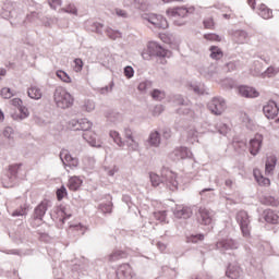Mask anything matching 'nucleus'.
<instances>
[{"label": "nucleus", "mask_w": 279, "mask_h": 279, "mask_svg": "<svg viewBox=\"0 0 279 279\" xmlns=\"http://www.w3.org/2000/svg\"><path fill=\"white\" fill-rule=\"evenodd\" d=\"M75 99L73 96L66 92V89L62 87H58L54 92V104H57L58 108H71L73 106Z\"/></svg>", "instance_id": "nucleus-1"}, {"label": "nucleus", "mask_w": 279, "mask_h": 279, "mask_svg": "<svg viewBox=\"0 0 279 279\" xmlns=\"http://www.w3.org/2000/svg\"><path fill=\"white\" fill-rule=\"evenodd\" d=\"M78 125L80 128H77V130H83V132H85L83 138H85L92 147H101V144L97 142V138L95 137V133L89 131L90 128H93V122L88 121V119H82L80 120Z\"/></svg>", "instance_id": "nucleus-2"}, {"label": "nucleus", "mask_w": 279, "mask_h": 279, "mask_svg": "<svg viewBox=\"0 0 279 279\" xmlns=\"http://www.w3.org/2000/svg\"><path fill=\"white\" fill-rule=\"evenodd\" d=\"M12 106H15L17 110L11 113L14 121H23L29 117V110L26 107H23V100L21 98H14L11 100Z\"/></svg>", "instance_id": "nucleus-3"}, {"label": "nucleus", "mask_w": 279, "mask_h": 279, "mask_svg": "<svg viewBox=\"0 0 279 279\" xmlns=\"http://www.w3.org/2000/svg\"><path fill=\"white\" fill-rule=\"evenodd\" d=\"M60 159L62 160L64 167H70V169H77L80 165V159H77V157L71 156V153H69L66 149L61 150Z\"/></svg>", "instance_id": "nucleus-4"}, {"label": "nucleus", "mask_w": 279, "mask_h": 279, "mask_svg": "<svg viewBox=\"0 0 279 279\" xmlns=\"http://www.w3.org/2000/svg\"><path fill=\"white\" fill-rule=\"evenodd\" d=\"M208 110L211 112V114L220 116L223 114L226 111V100L221 98H214L208 104Z\"/></svg>", "instance_id": "nucleus-5"}, {"label": "nucleus", "mask_w": 279, "mask_h": 279, "mask_svg": "<svg viewBox=\"0 0 279 279\" xmlns=\"http://www.w3.org/2000/svg\"><path fill=\"white\" fill-rule=\"evenodd\" d=\"M195 12L194 7H190L189 9L184 7L173 8L167 10V15L171 17H178L184 19V16H189V14H193Z\"/></svg>", "instance_id": "nucleus-6"}, {"label": "nucleus", "mask_w": 279, "mask_h": 279, "mask_svg": "<svg viewBox=\"0 0 279 279\" xmlns=\"http://www.w3.org/2000/svg\"><path fill=\"white\" fill-rule=\"evenodd\" d=\"M116 276L118 279H132L134 278V270L130 264H122L117 268Z\"/></svg>", "instance_id": "nucleus-7"}, {"label": "nucleus", "mask_w": 279, "mask_h": 279, "mask_svg": "<svg viewBox=\"0 0 279 279\" xmlns=\"http://www.w3.org/2000/svg\"><path fill=\"white\" fill-rule=\"evenodd\" d=\"M260 147H263V135L256 134L251 141L248 145V151L252 156H257L260 151Z\"/></svg>", "instance_id": "nucleus-8"}, {"label": "nucleus", "mask_w": 279, "mask_h": 279, "mask_svg": "<svg viewBox=\"0 0 279 279\" xmlns=\"http://www.w3.org/2000/svg\"><path fill=\"white\" fill-rule=\"evenodd\" d=\"M215 215H213V211L210 209H206V207H201L198 209V222L202 226H210L213 223V218Z\"/></svg>", "instance_id": "nucleus-9"}, {"label": "nucleus", "mask_w": 279, "mask_h": 279, "mask_svg": "<svg viewBox=\"0 0 279 279\" xmlns=\"http://www.w3.org/2000/svg\"><path fill=\"white\" fill-rule=\"evenodd\" d=\"M263 112L267 119H276L278 117L279 108L278 104L274 100H269L263 108Z\"/></svg>", "instance_id": "nucleus-10"}, {"label": "nucleus", "mask_w": 279, "mask_h": 279, "mask_svg": "<svg viewBox=\"0 0 279 279\" xmlns=\"http://www.w3.org/2000/svg\"><path fill=\"white\" fill-rule=\"evenodd\" d=\"M148 23H151L157 29H167L169 27V22L162 15L151 14L148 17Z\"/></svg>", "instance_id": "nucleus-11"}, {"label": "nucleus", "mask_w": 279, "mask_h": 279, "mask_svg": "<svg viewBox=\"0 0 279 279\" xmlns=\"http://www.w3.org/2000/svg\"><path fill=\"white\" fill-rule=\"evenodd\" d=\"M148 51L151 56H157L158 58H167V53H169L167 49L162 48L156 41L148 43Z\"/></svg>", "instance_id": "nucleus-12"}, {"label": "nucleus", "mask_w": 279, "mask_h": 279, "mask_svg": "<svg viewBox=\"0 0 279 279\" xmlns=\"http://www.w3.org/2000/svg\"><path fill=\"white\" fill-rule=\"evenodd\" d=\"M239 93L242 97H246L250 99H254L256 97H259V95H260V93H258V90H256V88L250 87V86H240Z\"/></svg>", "instance_id": "nucleus-13"}, {"label": "nucleus", "mask_w": 279, "mask_h": 279, "mask_svg": "<svg viewBox=\"0 0 279 279\" xmlns=\"http://www.w3.org/2000/svg\"><path fill=\"white\" fill-rule=\"evenodd\" d=\"M47 208H49V201L45 199L35 208V219L43 221V217L47 214Z\"/></svg>", "instance_id": "nucleus-14"}, {"label": "nucleus", "mask_w": 279, "mask_h": 279, "mask_svg": "<svg viewBox=\"0 0 279 279\" xmlns=\"http://www.w3.org/2000/svg\"><path fill=\"white\" fill-rule=\"evenodd\" d=\"M124 136L126 138V143H128L129 147H131L132 149H138V142H136V140H134V135H133L131 129L124 130Z\"/></svg>", "instance_id": "nucleus-15"}, {"label": "nucleus", "mask_w": 279, "mask_h": 279, "mask_svg": "<svg viewBox=\"0 0 279 279\" xmlns=\"http://www.w3.org/2000/svg\"><path fill=\"white\" fill-rule=\"evenodd\" d=\"M254 178L256 182L259 184V186H269L271 184V181L268 178L263 177L260 173V170L255 169L253 171Z\"/></svg>", "instance_id": "nucleus-16"}, {"label": "nucleus", "mask_w": 279, "mask_h": 279, "mask_svg": "<svg viewBox=\"0 0 279 279\" xmlns=\"http://www.w3.org/2000/svg\"><path fill=\"white\" fill-rule=\"evenodd\" d=\"M217 247H222V250H236L239 244L232 239H227L218 242Z\"/></svg>", "instance_id": "nucleus-17"}, {"label": "nucleus", "mask_w": 279, "mask_h": 279, "mask_svg": "<svg viewBox=\"0 0 279 279\" xmlns=\"http://www.w3.org/2000/svg\"><path fill=\"white\" fill-rule=\"evenodd\" d=\"M228 278L236 279L241 276V267L236 265H229L227 271H226Z\"/></svg>", "instance_id": "nucleus-18"}, {"label": "nucleus", "mask_w": 279, "mask_h": 279, "mask_svg": "<svg viewBox=\"0 0 279 279\" xmlns=\"http://www.w3.org/2000/svg\"><path fill=\"white\" fill-rule=\"evenodd\" d=\"M121 258H128V253L125 251H113L108 255L109 263H116V260H121Z\"/></svg>", "instance_id": "nucleus-19"}, {"label": "nucleus", "mask_w": 279, "mask_h": 279, "mask_svg": "<svg viewBox=\"0 0 279 279\" xmlns=\"http://www.w3.org/2000/svg\"><path fill=\"white\" fill-rule=\"evenodd\" d=\"M82 179L80 177H72L69 179L68 189L70 191H77L82 186Z\"/></svg>", "instance_id": "nucleus-20"}, {"label": "nucleus", "mask_w": 279, "mask_h": 279, "mask_svg": "<svg viewBox=\"0 0 279 279\" xmlns=\"http://www.w3.org/2000/svg\"><path fill=\"white\" fill-rule=\"evenodd\" d=\"M57 215H58L59 221H61L62 223H64V221H66L71 217V213H69L66 207H62V206H60L57 209Z\"/></svg>", "instance_id": "nucleus-21"}, {"label": "nucleus", "mask_w": 279, "mask_h": 279, "mask_svg": "<svg viewBox=\"0 0 279 279\" xmlns=\"http://www.w3.org/2000/svg\"><path fill=\"white\" fill-rule=\"evenodd\" d=\"M27 95L31 99H41L43 90L36 86H31L27 90Z\"/></svg>", "instance_id": "nucleus-22"}, {"label": "nucleus", "mask_w": 279, "mask_h": 279, "mask_svg": "<svg viewBox=\"0 0 279 279\" xmlns=\"http://www.w3.org/2000/svg\"><path fill=\"white\" fill-rule=\"evenodd\" d=\"M258 14L262 16V19L269 20L271 16H274V13L269 8H267L265 4H260L258 7Z\"/></svg>", "instance_id": "nucleus-23"}, {"label": "nucleus", "mask_w": 279, "mask_h": 279, "mask_svg": "<svg viewBox=\"0 0 279 279\" xmlns=\"http://www.w3.org/2000/svg\"><path fill=\"white\" fill-rule=\"evenodd\" d=\"M236 221L240 223V226L250 225V216L247 215V211L241 210L236 215Z\"/></svg>", "instance_id": "nucleus-24"}, {"label": "nucleus", "mask_w": 279, "mask_h": 279, "mask_svg": "<svg viewBox=\"0 0 279 279\" xmlns=\"http://www.w3.org/2000/svg\"><path fill=\"white\" fill-rule=\"evenodd\" d=\"M148 143L151 147H158L160 145V133L158 131H154L150 133Z\"/></svg>", "instance_id": "nucleus-25"}, {"label": "nucleus", "mask_w": 279, "mask_h": 279, "mask_svg": "<svg viewBox=\"0 0 279 279\" xmlns=\"http://www.w3.org/2000/svg\"><path fill=\"white\" fill-rule=\"evenodd\" d=\"M209 51H210V58L213 60H221V58H223V51H221V48L217 46H211L209 48Z\"/></svg>", "instance_id": "nucleus-26"}, {"label": "nucleus", "mask_w": 279, "mask_h": 279, "mask_svg": "<svg viewBox=\"0 0 279 279\" xmlns=\"http://www.w3.org/2000/svg\"><path fill=\"white\" fill-rule=\"evenodd\" d=\"M265 221H267V223H278L279 216L274 210H267L265 215Z\"/></svg>", "instance_id": "nucleus-27"}, {"label": "nucleus", "mask_w": 279, "mask_h": 279, "mask_svg": "<svg viewBox=\"0 0 279 279\" xmlns=\"http://www.w3.org/2000/svg\"><path fill=\"white\" fill-rule=\"evenodd\" d=\"M276 156H269L266 160V173H272L274 169H276Z\"/></svg>", "instance_id": "nucleus-28"}, {"label": "nucleus", "mask_w": 279, "mask_h": 279, "mask_svg": "<svg viewBox=\"0 0 279 279\" xmlns=\"http://www.w3.org/2000/svg\"><path fill=\"white\" fill-rule=\"evenodd\" d=\"M56 75L59 77V80H61V82H64L65 84H71L72 82L71 76L62 70H58Z\"/></svg>", "instance_id": "nucleus-29"}, {"label": "nucleus", "mask_w": 279, "mask_h": 279, "mask_svg": "<svg viewBox=\"0 0 279 279\" xmlns=\"http://www.w3.org/2000/svg\"><path fill=\"white\" fill-rule=\"evenodd\" d=\"M279 69L270 65L264 73H262L263 77H276L278 75Z\"/></svg>", "instance_id": "nucleus-30"}, {"label": "nucleus", "mask_w": 279, "mask_h": 279, "mask_svg": "<svg viewBox=\"0 0 279 279\" xmlns=\"http://www.w3.org/2000/svg\"><path fill=\"white\" fill-rule=\"evenodd\" d=\"M234 38L239 45H242V43L247 40V33L245 31H239L234 34Z\"/></svg>", "instance_id": "nucleus-31"}, {"label": "nucleus", "mask_w": 279, "mask_h": 279, "mask_svg": "<svg viewBox=\"0 0 279 279\" xmlns=\"http://www.w3.org/2000/svg\"><path fill=\"white\" fill-rule=\"evenodd\" d=\"M150 96H151L153 99H155V101H162V99H165V97H167L165 92H162L160 89H154L150 93Z\"/></svg>", "instance_id": "nucleus-32"}, {"label": "nucleus", "mask_w": 279, "mask_h": 279, "mask_svg": "<svg viewBox=\"0 0 279 279\" xmlns=\"http://www.w3.org/2000/svg\"><path fill=\"white\" fill-rule=\"evenodd\" d=\"M109 136L114 141L119 147H123V140H121V135L117 131H110Z\"/></svg>", "instance_id": "nucleus-33"}, {"label": "nucleus", "mask_w": 279, "mask_h": 279, "mask_svg": "<svg viewBox=\"0 0 279 279\" xmlns=\"http://www.w3.org/2000/svg\"><path fill=\"white\" fill-rule=\"evenodd\" d=\"M0 95L3 99H12L14 97V90L10 87H4L1 89Z\"/></svg>", "instance_id": "nucleus-34"}, {"label": "nucleus", "mask_w": 279, "mask_h": 279, "mask_svg": "<svg viewBox=\"0 0 279 279\" xmlns=\"http://www.w3.org/2000/svg\"><path fill=\"white\" fill-rule=\"evenodd\" d=\"M106 34H107L108 38H110L111 40H117V38H121V33L119 31H114L112 28H108L106 31Z\"/></svg>", "instance_id": "nucleus-35"}, {"label": "nucleus", "mask_w": 279, "mask_h": 279, "mask_svg": "<svg viewBox=\"0 0 279 279\" xmlns=\"http://www.w3.org/2000/svg\"><path fill=\"white\" fill-rule=\"evenodd\" d=\"M205 40H210L211 43H221V37L215 33H209L204 35Z\"/></svg>", "instance_id": "nucleus-36"}, {"label": "nucleus", "mask_w": 279, "mask_h": 279, "mask_svg": "<svg viewBox=\"0 0 279 279\" xmlns=\"http://www.w3.org/2000/svg\"><path fill=\"white\" fill-rule=\"evenodd\" d=\"M192 213L190 208H183L179 211H177V217H180L181 219H189L191 217Z\"/></svg>", "instance_id": "nucleus-37"}, {"label": "nucleus", "mask_w": 279, "mask_h": 279, "mask_svg": "<svg viewBox=\"0 0 279 279\" xmlns=\"http://www.w3.org/2000/svg\"><path fill=\"white\" fill-rule=\"evenodd\" d=\"M60 12H66L68 14H74V16H77V8L74 4H69L61 9Z\"/></svg>", "instance_id": "nucleus-38"}, {"label": "nucleus", "mask_w": 279, "mask_h": 279, "mask_svg": "<svg viewBox=\"0 0 279 279\" xmlns=\"http://www.w3.org/2000/svg\"><path fill=\"white\" fill-rule=\"evenodd\" d=\"M66 195H68V192L64 185H62L59 190H57V199L59 202H62V198L66 197Z\"/></svg>", "instance_id": "nucleus-39"}, {"label": "nucleus", "mask_w": 279, "mask_h": 279, "mask_svg": "<svg viewBox=\"0 0 279 279\" xmlns=\"http://www.w3.org/2000/svg\"><path fill=\"white\" fill-rule=\"evenodd\" d=\"M82 69H84V61L82 59H75L73 70L75 73H80Z\"/></svg>", "instance_id": "nucleus-40"}, {"label": "nucleus", "mask_w": 279, "mask_h": 279, "mask_svg": "<svg viewBox=\"0 0 279 279\" xmlns=\"http://www.w3.org/2000/svg\"><path fill=\"white\" fill-rule=\"evenodd\" d=\"M147 88H151V82L145 81L138 84L137 90L141 93H144V90H147Z\"/></svg>", "instance_id": "nucleus-41"}, {"label": "nucleus", "mask_w": 279, "mask_h": 279, "mask_svg": "<svg viewBox=\"0 0 279 279\" xmlns=\"http://www.w3.org/2000/svg\"><path fill=\"white\" fill-rule=\"evenodd\" d=\"M154 217H155V219H157V221H166L167 211H156V213H154Z\"/></svg>", "instance_id": "nucleus-42"}, {"label": "nucleus", "mask_w": 279, "mask_h": 279, "mask_svg": "<svg viewBox=\"0 0 279 279\" xmlns=\"http://www.w3.org/2000/svg\"><path fill=\"white\" fill-rule=\"evenodd\" d=\"M150 182L153 186H159L160 185V177L156 173H150Z\"/></svg>", "instance_id": "nucleus-43"}, {"label": "nucleus", "mask_w": 279, "mask_h": 279, "mask_svg": "<svg viewBox=\"0 0 279 279\" xmlns=\"http://www.w3.org/2000/svg\"><path fill=\"white\" fill-rule=\"evenodd\" d=\"M124 75L128 77V80L134 77V68L128 65L124 68Z\"/></svg>", "instance_id": "nucleus-44"}, {"label": "nucleus", "mask_w": 279, "mask_h": 279, "mask_svg": "<svg viewBox=\"0 0 279 279\" xmlns=\"http://www.w3.org/2000/svg\"><path fill=\"white\" fill-rule=\"evenodd\" d=\"M203 23L205 29H215V21L213 19H207Z\"/></svg>", "instance_id": "nucleus-45"}, {"label": "nucleus", "mask_w": 279, "mask_h": 279, "mask_svg": "<svg viewBox=\"0 0 279 279\" xmlns=\"http://www.w3.org/2000/svg\"><path fill=\"white\" fill-rule=\"evenodd\" d=\"M19 169H21V165L10 166L9 171L12 178H16V174L19 173Z\"/></svg>", "instance_id": "nucleus-46"}, {"label": "nucleus", "mask_w": 279, "mask_h": 279, "mask_svg": "<svg viewBox=\"0 0 279 279\" xmlns=\"http://www.w3.org/2000/svg\"><path fill=\"white\" fill-rule=\"evenodd\" d=\"M243 236H250V225H240Z\"/></svg>", "instance_id": "nucleus-47"}, {"label": "nucleus", "mask_w": 279, "mask_h": 279, "mask_svg": "<svg viewBox=\"0 0 279 279\" xmlns=\"http://www.w3.org/2000/svg\"><path fill=\"white\" fill-rule=\"evenodd\" d=\"M190 241L192 243H197V241H204V234L192 235L190 238Z\"/></svg>", "instance_id": "nucleus-48"}, {"label": "nucleus", "mask_w": 279, "mask_h": 279, "mask_svg": "<svg viewBox=\"0 0 279 279\" xmlns=\"http://www.w3.org/2000/svg\"><path fill=\"white\" fill-rule=\"evenodd\" d=\"M60 5H62V0H52L50 2V8H52V10L60 8Z\"/></svg>", "instance_id": "nucleus-49"}, {"label": "nucleus", "mask_w": 279, "mask_h": 279, "mask_svg": "<svg viewBox=\"0 0 279 279\" xmlns=\"http://www.w3.org/2000/svg\"><path fill=\"white\" fill-rule=\"evenodd\" d=\"M100 209L102 213H112V205L110 204L100 205Z\"/></svg>", "instance_id": "nucleus-50"}, {"label": "nucleus", "mask_w": 279, "mask_h": 279, "mask_svg": "<svg viewBox=\"0 0 279 279\" xmlns=\"http://www.w3.org/2000/svg\"><path fill=\"white\" fill-rule=\"evenodd\" d=\"M116 13L118 16H122L123 19L128 17V12L121 10V9H117Z\"/></svg>", "instance_id": "nucleus-51"}, {"label": "nucleus", "mask_w": 279, "mask_h": 279, "mask_svg": "<svg viewBox=\"0 0 279 279\" xmlns=\"http://www.w3.org/2000/svg\"><path fill=\"white\" fill-rule=\"evenodd\" d=\"M3 136L10 138V136H12V128H5L3 131Z\"/></svg>", "instance_id": "nucleus-52"}, {"label": "nucleus", "mask_w": 279, "mask_h": 279, "mask_svg": "<svg viewBox=\"0 0 279 279\" xmlns=\"http://www.w3.org/2000/svg\"><path fill=\"white\" fill-rule=\"evenodd\" d=\"M165 108L162 106H156L154 110V114H160Z\"/></svg>", "instance_id": "nucleus-53"}, {"label": "nucleus", "mask_w": 279, "mask_h": 279, "mask_svg": "<svg viewBox=\"0 0 279 279\" xmlns=\"http://www.w3.org/2000/svg\"><path fill=\"white\" fill-rule=\"evenodd\" d=\"M163 138H170L171 137V130L170 129H166L162 133Z\"/></svg>", "instance_id": "nucleus-54"}, {"label": "nucleus", "mask_w": 279, "mask_h": 279, "mask_svg": "<svg viewBox=\"0 0 279 279\" xmlns=\"http://www.w3.org/2000/svg\"><path fill=\"white\" fill-rule=\"evenodd\" d=\"M183 151H186V148L177 149V150H175V155L178 156V154H181V155H180V158H184V155H182Z\"/></svg>", "instance_id": "nucleus-55"}, {"label": "nucleus", "mask_w": 279, "mask_h": 279, "mask_svg": "<svg viewBox=\"0 0 279 279\" xmlns=\"http://www.w3.org/2000/svg\"><path fill=\"white\" fill-rule=\"evenodd\" d=\"M225 184H226V186H228V189H232V184H233L232 179H227L225 181Z\"/></svg>", "instance_id": "nucleus-56"}, {"label": "nucleus", "mask_w": 279, "mask_h": 279, "mask_svg": "<svg viewBox=\"0 0 279 279\" xmlns=\"http://www.w3.org/2000/svg\"><path fill=\"white\" fill-rule=\"evenodd\" d=\"M247 3L253 10L256 8V0H247Z\"/></svg>", "instance_id": "nucleus-57"}, {"label": "nucleus", "mask_w": 279, "mask_h": 279, "mask_svg": "<svg viewBox=\"0 0 279 279\" xmlns=\"http://www.w3.org/2000/svg\"><path fill=\"white\" fill-rule=\"evenodd\" d=\"M5 73H7L5 69L1 68L0 69V77L5 76Z\"/></svg>", "instance_id": "nucleus-58"}, {"label": "nucleus", "mask_w": 279, "mask_h": 279, "mask_svg": "<svg viewBox=\"0 0 279 279\" xmlns=\"http://www.w3.org/2000/svg\"><path fill=\"white\" fill-rule=\"evenodd\" d=\"M163 3H171V1H182V0H162Z\"/></svg>", "instance_id": "nucleus-59"}, {"label": "nucleus", "mask_w": 279, "mask_h": 279, "mask_svg": "<svg viewBox=\"0 0 279 279\" xmlns=\"http://www.w3.org/2000/svg\"><path fill=\"white\" fill-rule=\"evenodd\" d=\"M2 119H3V111L0 110V121H2Z\"/></svg>", "instance_id": "nucleus-60"}, {"label": "nucleus", "mask_w": 279, "mask_h": 279, "mask_svg": "<svg viewBox=\"0 0 279 279\" xmlns=\"http://www.w3.org/2000/svg\"><path fill=\"white\" fill-rule=\"evenodd\" d=\"M228 66H232V63H228Z\"/></svg>", "instance_id": "nucleus-61"}, {"label": "nucleus", "mask_w": 279, "mask_h": 279, "mask_svg": "<svg viewBox=\"0 0 279 279\" xmlns=\"http://www.w3.org/2000/svg\"><path fill=\"white\" fill-rule=\"evenodd\" d=\"M277 123H279V118L276 120Z\"/></svg>", "instance_id": "nucleus-62"}, {"label": "nucleus", "mask_w": 279, "mask_h": 279, "mask_svg": "<svg viewBox=\"0 0 279 279\" xmlns=\"http://www.w3.org/2000/svg\"><path fill=\"white\" fill-rule=\"evenodd\" d=\"M13 215H23V214H13Z\"/></svg>", "instance_id": "nucleus-63"}]
</instances>
